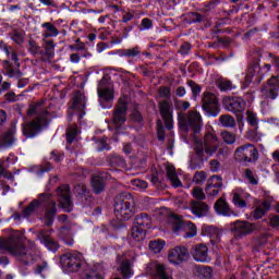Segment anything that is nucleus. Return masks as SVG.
Instances as JSON below:
<instances>
[{"label": "nucleus", "instance_id": "1", "mask_svg": "<svg viewBox=\"0 0 279 279\" xmlns=\"http://www.w3.org/2000/svg\"><path fill=\"white\" fill-rule=\"evenodd\" d=\"M9 252L13 256H16L17 260L22 265H34L37 263L35 268L36 274H43L47 269V262H41L40 255L36 253V244L31 242V248H25L21 233L19 231L13 232L8 239H0V252Z\"/></svg>", "mask_w": 279, "mask_h": 279}, {"label": "nucleus", "instance_id": "2", "mask_svg": "<svg viewBox=\"0 0 279 279\" xmlns=\"http://www.w3.org/2000/svg\"><path fill=\"white\" fill-rule=\"evenodd\" d=\"M219 145H221V141H219V137L217 136V133H215V131L206 132L203 141L195 137L193 149L197 159L191 160L190 168L199 169L204 162L205 154L207 156H214V154H217Z\"/></svg>", "mask_w": 279, "mask_h": 279}, {"label": "nucleus", "instance_id": "3", "mask_svg": "<svg viewBox=\"0 0 279 279\" xmlns=\"http://www.w3.org/2000/svg\"><path fill=\"white\" fill-rule=\"evenodd\" d=\"M27 117H35V119L23 125V134L28 138H34L43 125H47L50 113L47 107L43 106V102H33L27 110Z\"/></svg>", "mask_w": 279, "mask_h": 279}, {"label": "nucleus", "instance_id": "4", "mask_svg": "<svg viewBox=\"0 0 279 279\" xmlns=\"http://www.w3.org/2000/svg\"><path fill=\"white\" fill-rule=\"evenodd\" d=\"M43 204H47V209L41 218L45 226H53V219L56 217V202L51 198L49 194H40L39 199L33 201L26 208L23 209V217H31L33 213H36Z\"/></svg>", "mask_w": 279, "mask_h": 279}, {"label": "nucleus", "instance_id": "5", "mask_svg": "<svg viewBox=\"0 0 279 279\" xmlns=\"http://www.w3.org/2000/svg\"><path fill=\"white\" fill-rule=\"evenodd\" d=\"M136 213L134 197L130 193H123L116 197L114 215L121 221H129Z\"/></svg>", "mask_w": 279, "mask_h": 279}, {"label": "nucleus", "instance_id": "6", "mask_svg": "<svg viewBox=\"0 0 279 279\" xmlns=\"http://www.w3.org/2000/svg\"><path fill=\"white\" fill-rule=\"evenodd\" d=\"M179 128L183 132H189L193 130L194 134H197L199 130L204 126V120H202V114L198 111L191 110L187 114H178Z\"/></svg>", "mask_w": 279, "mask_h": 279}, {"label": "nucleus", "instance_id": "7", "mask_svg": "<svg viewBox=\"0 0 279 279\" xmlns=\"http://www.w3.org/2000/svg\"><path fill=\"white\" fill-rule=\"evenodd\" d=\"M5 53L8 58L14 62L11 63L10 61H4L2 66L4 71H7L8 77H14L15 80H21L23 77V72H21L20 66L21 63H19V53H16V50L10 48L5 49Z\"/></svg>", "mask_w": 279, "mask_h": 279}, {"label": "nucleus", "instance_id": "8", "mask_svg": "<svg viewBox=\"0 0 279 279\" xmlns=\"http://www.w3.org/2000/svg\"><path fill=\"white\" fill-rule=\"evenodd\" d=\"M61 265L65 271H80L82 267V260H84V255L80 252L66 253L60 258Z\"/></svg>", "mask_w": 279, "mask_h": 279}, {"label": "nucleus", "instance_id": "9", "mask_svg": "<svg viewBox=\"0 0 279 279\" xmlns=\"http://www.w3.org/2000/svg\"><path fill=\"white\" fill-rule=\"evenodd\" d=\"M172 222V230L174 234H180L182 230L185 231L186 239H193V236H197V227L191 221H182L177 216H172L170 218Z\"/></svg>", "mask_w": 279, "mask_h": 279}, {"label": "nucleus", "instance_id": "10", "mask_svg": "<svg viewBox=\"0 0 279 279\" xmlns=\"http://www.w3.org/2000/svg\"><path fill=\"white\" fill-rule=\"evenodd\" d=\"M128 121V100L120 98L113 110L112 124L117 130Z\"/></svg>", "mask_w": 279, "mask_h": 279}, {"label": "nucleus", "instance_id": "11", "mask_svg": "<svg viewBox=\"0 0 279 279\" xmlns=\"http://www.w3.org/2000/svg\"><path fill=\"white\" fill-rule=\"evenodd\" d=\"M235 158H239V160H243V162H252V160H257L258 150L254 145L246 144L236 148Z\"/></svg>", "mask_w": 279, "mask_h": 279}, {"label": "nucleus", "instance_id": "12", "mask_svg": "<svg viewBox=\"0 0 279 279\" xmlns=\"http://www.w3.org/2000/svg\"><path fill=\"white\" fill-rule=\"evenodd\" d=\"M231 230L235 239H243V236H247V234H252L256 230V225L250 221L238 220L232 225Z\"/></svg>", "mask_w": 279, "mask_h": 279}, {"label": "nucleus", "instance_id": "13", "mask_svg": "<svg viewBox=\"0 0 279 279\" xmlns=\"http://www.w3.org/2000/svg\"><path fill=\"white\" fill-rule=\"evenodd\" d=\"M159 112L167 130H173V109L171 101L161 100L159 102Z\"/></svg>", "mask_w": 279, "mask_h": 279}, {"label": "nucleus", "instance_id": "14", "mask_svg": "<svg viewBox=\"0 0 279 279\" xmlns=\"http://www.w3.org/2000/svg\"><path fill=\"white\" fill-rule=\"evenodd\" d=\"M219 100L217 96L213 93L205 92L203 95V109L209 112L211 117H217L219 114Z\"/></svg>", "mask_w": 279, "mask_h": 279}, {"label": "nucleus", "instance_id": "15", "mask_svg": "<svg viewBox=\"0 0 279 279\" xmlns=\"http://www.w3.org/2000/svg\"><path fill=\"white\" fill-rule=\"evenodd\" d=\"M51 234H53L52 229H44L37 233V239L45 245V247H47V250H49V252H58L60 246L58 245V242L51 238Z\"/></svg>", "mask_w": 279, "mask_h": 279}, {"label": "nucleus", "instance_id": "16", "mask_svg": "<svg viewBox=\"0 0 279 279\" xmlns=\"http://www.w3.org/2000/svg\"><path fill=\"white\" fill-rule=\"evenodd\" d=\"M279 95V78L272 76L268 80L267 84L262 88V97L264 99H277Z\"/></svg>", "mask_w": 279, "mask_h": 279}, {"label": "nucleus", "instance_id": "17", "mask_svg": "<svg viewBox=\"0 0 279 279\" xmlns=\"http://www.w3.org/2000/svg\"><path fill=\"white\" fill-rule=\"evenodd\" d=\"M223 108L229 112H233V114H239L245 110V100L240 97H227L222 101Z\"/></svg>", "mask_w": 279, "mask_h": 279}, {"label": "nucleus", "instance_id": "18", "mask_svg": "<svg viewBox=\"0 0 279 279\" xmlns=\"http://www.w3.org/2000/svg\"><path fill=\"white\" fill-rule=\"evenodd\" d=\"M58 202L61 208L66 213H71L73 209V202H71L70 190L68 185H62L57 189Z\"/></svg>", "mask_w": 279, "mask_h": 279}, {"label": "nucleus", "instance_id": "19", "mask_svg": "<svg viewBox=\"0 0 279 279\" xmlns=\"http://www.w3.org/2000/svg\"><path fill=\"white\" fill-rule=\"evenodd\" d=\"M117 260L119 263V271L124 279H130L134 276V259L128 258V255H118Z\"/></svg>", "mask_w": 279, "mask_h": 279}, {"label": "nucleus", "instance_id": "20", "mask_svg": "<svg viewBox=\"0 0 279 279\" xmlns=\"http://www.w3.org/2000/svg\"><path fill=\"white\" fill-rule=\"evenodd\" d=\"M189 250L184 246H175L174 248L169 251L168 260L172 263V265H180L185 260H189Z\"/></svg>", "mask_w": 279, "mask_h": 279}, {"label": "nucleus", "instance_id": "21", "mask_svg": "<svg viewBox=\"0 0 279 279\" xmlns=\"http://www.w3.org/2000/svg\"><path fill=\"white\" fill-rule=\"evenodd\" d=\"M192 256L196 263H210L208 255V246L205 244H197L192 248Z\"/></svg>", "mask_w": 279, "mask_h": 279}, {"label": "nucleus", "instance_id": "22", "mask_svg": "<svg viewBox=\"0 0 279 279\" xmlns=\"http://www.w3.org/2000/svg\"><path fill=\"white\" fill-rule=\"evenodd\" d=\"M246 120L247 123L252 125V128H255L254 131L250 132L251 138L256 142L260 141L263 134L258 133V117L256 116V113H254V111H246Z\"/></svg>", "mask_w": 279, "mask_h": 279}, {"label": "nucleus", "instance_id": "23", "mask_svg": "<svg viewBox=\"0 0 279 279\" xmlns=\"http://www.w3.org/2000/svg\"><path fill=\"white\" fill-rule=\"evenodd\" d=\"M146 272L148 276H154L158 279H171L169 278V275L165 270V266L156 263H150L146 267Z\"/></svg>", "mask_w": 279, "mask_h": 279}, {"label": "nucleus", "instance_id": "24", "mask_svg": "<svg viewBox=\"0 0 279 279\" xmlns=\"http://www.w3.org/2000/svg\"><path fill=\"white\" fill-rule=\"evenodd\" d=\"M232 195L234 206H238V208H245L247 206L245 199H250V193L245 192V190L236 187L233 190Z\"/></svg>", "mask_w": 279, "mask_h": 279}, {"label": "nucleus", "instance_id": "25", "mask_svg": "<svg viewBox=\"0 0 279 279\" xmlns=\"http://www.w3.org/2000/svg\"><path fill=\"white\" fill-rule=\"evenodd\" d=\"M191 210L196 217H206L208 215L209 207L204 202L193 201L191 204Z\"/></svg>", "mask_w": 279, "mask_h": 279}, {"label": "nucleus", "instance_id": "26", "mask_svg": "<svg viewBox=\"0 0 279 279\" xmlns=\"http://www.w3.org/2000/svg\"><path fill=\"white\" fill-rule=\"evenodd\" d=\"M14 134H16V126L9 129L0 138L1 147H12L14 145Z\"/></svg>", "mask_w": 279, "mask_h": 279}, {"label": "nucleus", "instance_id": "27", "mask_svg": "<svg viewBox=\"0 0 279 279\" xmlns=\"http://www.w3.org/2000/svg\"><path fill=\"white\" fill-rule=\"evenodd\" d=\"M146 231L141 227L133 226L130 233V242L131 243H141V241H145Z\"/></svg>", "mask_w": 279, "mask_h": 279}, {"label": "nucleus", "instance_id": "28", "mask_svg": "<svg viewBox=\"0 0 279 279\" xmlns=\"http://www.w3.org/2000/svg\"><path fill=\"white\" fill-rule=\"evenodd\" d=\"M134 226H136L137 228H142L147 232V230L151 228V218L147 214H140L135 218Z\"/></svg>", "mask_w": 279, "mask_h": 279}, {"label": "nucleus", "instance_id": "29", "mask_svg": "<svg viewBox=\"0 0 279 279\" xmlns=\"http://www.w3.org/2000/svg\"><path fill=\"white\" fill-rule=\"evenodd\" d=\"M215 210L218 213V215H222L223 217H230L232 215V211L230 210V206L223 199V197L219 198L215 204Z\"/></svg>", "mask_w": 279, "mask_h": 279}, {"label": "nucleus", "instance_id": "30", "mask_svg": "<svg viewBox=\"0 0 279 279\" xmlns=\"http://www.w3.org/2000/svg\"><path fill=\"white\" fill-rule=\"evenodd\" d=\"M41 27L43 29H45V32L43 33V36L45 38H56L60 35V31L58 29V27H56V25L50 22L43 23Z\"/></svg>", "mask_w": 279, "mask_h": 279}, {"label": "nucleus", "instance_id": "31", "mask_svg": "<svg viewBox=\"0 0 279 279\" xmlns=\"http://www.w3.org/2000/svg\"><path fill=\"white\" fill-rule=\"evenodd\" d=\"M271 208V204L269 201H264L260 204H258L253 213L254 219H263L265 217V214L268 213V210Z\"/></svg>", "mask_w": 279, "mask_h": 279}, {"label": "nucleus", "instance_id": "32", "mask_svg": "<svg viewBox=\"0 0 279 279\" xmlns=\"http://www.w3.org/2000/svg\"><path fill=\"white\" fill-rule=\"evenodd\" d=\"M166 173H167V177L170 180L172 186H174L175 189H178V186H182V182L178 178V172H175V167H173L171 165H167Z\"/></svg>", "mask_w": 279, "mask_h": 279}, {"label": "nucleus", "instance_id": "33", "mask_svg": "<svg viewBox=\"0 0 279 279\" xmlns=\"http://www.w3.org/2000/svg\"><path fill=\"white\" fill-rule=\"evenodd\" d=\"M73 108L75 110H81V112L84 111V108H86V96L80 92L75 93L74 99H73Z\"/></svg>", "mask_w": 279, "mask_h": 279}, {"label": "nucleus", "instance_id": "34", "mask_svg": "<svg viewBox=\"0 0 279 279\" xmlns=\"http://www.w3.org/2000/svg\"><path fill=\"white\" fill-rule=\"evenodd\" d=\"M11 40L15 43V45H23L25 43V32L21 29H13L9 34Z\"/></svg>", "mask_w": 279, "mask_h": 279}, {"label": "nucleus", "instance_id": "35", "mask_svg": "<svg viewBox=\"0 0 279 279\" xmlns=\"http://www.w3.org/2000/svg\"><path fill=\"white\" fill-rule=\"evenodd\" d=\"M92 189L94 193L99 195L106 189V184L104 183V179L100 177H93L92 179Z\"/></svg>", "mask_w": 279, "mask_h": 279}, {"label": "nucleus", "instance_id": "36", "mask_svg": "<svg viewBox=\"0 0 279 279\" xmlns=\"http://www.w3.org/2000/svg\"><path fill=\"white\" fill-rule=\"evenodd\" d=\"M219 122L222 128H234L236 125V121L230 114L220 116Z\"/></svg>", "mask_w": 279, "mask_h": 279}, {"label": "nucleus", "instance_id": "37", "mask_svg": "<svg viewBox=\"0 0 279 279\" xmlns=\"http://www.w3.org/2000/svg\"><path fill=\"white\" fill-rule=\"evenodd\" d=\"M205 232L209 236L210 241L213 244L219 243V230L215 227H205Z\"/></svg>", "mask_w": 279, "mask_h": 279}, {"label": "nucleus", "instance_id": "38", "mask_svg": "<svg viewBox=\"0 0 279 279\" xmlns=\"http://www.w3.org/2000/svg\"><path fill=\"white\" fill-rule=\"evenodd\" d=\"M148 247L150 252H154V254H160L165 247V241L162 240L150 241L148 244Z\"/></svg>", "mask_w": 279, "mask_h": 279}, {"label": "nucleus", "instance_id": "39", "mask_svg": "<svg viewBox=\"0 0 279 279\" xmlns=\"http://www.w3.org/2000/svg\"><path fill=\"white\" fill-rule=\"evenodd\" d=\"M220 136H221L223 143H226L227 145H234V143H236V135L232 132L222 131L220 133Z\"/></svg>", "mask_w": 279, "mask_h": 279}, {"label": "nucleus", "instance_id": "40", "mask_svg": "<svg viewBox=\"0 0 279 279\" xmlns=\"http://www.w3.org/2000/svg\"><path fill=\"white\" fill-rule=\"evenodd\" d=\"M98 95L100 99H104L105 101H112L114 97L110 88H104L101 85L98 87Z\"/></svg>", "mask_w": 279, "mask_h": 279}, {"label": "nucleus", "instance_id": "41", "mask_svg": "<svg viewBox=\"0 0 279 279\" xmlns=\"http://www.w3.org/2000/svg\"><path fill=\"white\" fill-rule=\"evenodd\" d=\"M131 186L132 189H134V191H145L148 184H147V181H143L141 179H134V180H131Z\"/></svg>", "mask_w": 279, "mask_h": 279}, {"label": "nucleus", "instance_id": "42", "mask_svg": "<svg viewBox=\"0 0 279 279\" xmlns=\"http://www.w3.org/2000/svg\"><path fill=\"white\" fill-rule=\"evenodd\" d=\"M28 51L33 56H43V48L35 40L28 41Z\"/></svg>", "mask_w": 279, "mask_h": 279}, {"label": "nucleus", "instance_id": "43", "mask_svg": "<svg viewBox=\"0 0 279 279\" xmlns=\"http://www.w3.org/2000/svg\"><path fill=\"white\" fill-rule=\"evenodd\" d=\"M122 56H124V58H136V56H141V47L135 46L133 48L124 49Z\"/></svg>", "mask_w": 279, "mask_h": 279}, {"label": "nucleus", "instance_id": "44", "mask_svg": "<svg viewBox=\"0 0 279 279\" xmlns=\"http://www.w3.org/2000/svg\"><path fill=\"white\" fill-rule=\"evenodd\" d=\"M77 134H80V129H77V125L71 126L66 131L68 143H70V144L73 143L75 141V138L77 137Z\"/></svg>", "mask_w": 279, "mask_h": 279}, {"label": "nucleus", "instance_id": "45", "mask_svg": "<svg viewBox=\"0 0 279 279\" xmlns=\"http://www.w3.org/2000/svg\"><path fill=\"white\" fill-rule=\"evenodd\" d=\"M218 88L222 92H226L232 90L234 86L232 85V81H228V78H221L220 81H218Z\"/></svg>", "mask_w": 279, "mask_h": 279}, {"label": "nucleus", "instance_id": "46", "mask_svg": "<svg viewBox=\"0 0 279 279\" xmlns=\"http://www.w3.org/2000/svg\"><path fill=\"white\" fill-rule=\"evenodd\" d=\"M244 175L250 184H253L254 186L258 184V177L256 175V173H254V171L246 169L244 171Z\"/></svg>", "mask_w": 279, "mask_h": 279}, {"label": "nucleus", "instance_id": "47", "mask_svg": "<svg viewBox=\"0 0 279 279\" xmlns=\"http://www.w3.org/2000/svg\"><path fill=\"white\" fill-rule=\"evenodd\" d=\"M207 186H214V187H216V189H221V186H223V181H222L221 177H219V175H213V177L208 180Z\"/></svg>", "mask_w": 279, "mask_h": 279}, {"label": "nucleus", "instance_id": "48", "mask_svg": "<svg viewBox=\"0 0 279 279\" xmlns=\"http://www.w3.org/2000/svg\"><path fill=\"white\" fill-rule=\"evenodd\" d=\"M187 86H190L193 97H197L202 93V86L195 83V81H187Z\"/></svg>", "mask_w": 279, "mask_h": 279}, {"label": "nucleus", "instance_id": "49", "mask_svg": "<svg viewBox=\"0 0 279 279\" xmlns=\"http://www.w3.org/2000/svg\"><path fill=\"white\" fill-rule=\"evenodd\" d=\"M192 195L195 199H206V194H204V190L199 186H195L192 191Z\"/></svg>", "mask_w": 279, "mask_h": 279}, {"label": "nucleus", "instance_id": "50", "mask_svg": "<svg viewBox=\"0 0 279 279\" xmlns=\"http://www.w3.org/2000/svg\"><path fill=\"white\" fill-rule=\"evenodd\" d=\"M213 278V268L204 267L201 269L199 279H210Z\"/></svg>", "mask_w": 279, "mask_h": 279}, {"label": "nucleus", "instance_id": "51", "mask_svg": "<svg viewBox=\"0 0 279 279\" xmlns=\"http://www.w3.org/2000/svg\"><path fill=\"white\" fill-rule=\"evenodd\" d=\"M193 182L195 184H204V182H206V172L204 171L196 172L194 174Z\"/></svg>", "mask_w": 279, "mask_h": 279}, {"label": "nucleus", "instance_id": "52", "mask_svg": "<svg viewBox=\"0 0 279 279\" xmlns=\"http://www.w3.org/2000/svg\"><path fill=\"white\" fill-rule=\"evenodd\" d=\"M108 137H101L96 141V148L98 151H104V149L108 148Z\"/></svg>", "mask_w": 279, "mask_h": 279}, {"label": "nucleus", "instance_id": "53", "mask_svg": "<svg viewBox=\"0 0 279 279\" xmlns=\"http://www.w3.org/2000/svg\"><path fill=\"white\" fill-rule=\"evenodd\" d=\"M111 163L114 165V167H125V159L123 157L116 155L111 158Z\"/></svg>", "mask_w": 279, "mask_h": 279}, {"label": "nucleus", "instance_id": "54", "mask_svg": "<svg viewBox=\"0 0 279 279\" xmlns=\"http://www.w3.org/2000/svg\"><path fill=\"white\" fill-rule=\"evenodd\" d=\"M174 106L179 110H189L191 108V102L184 100H174Z\"/></svg>", "mask_w": 279, "mask_h": 279}, {"label": "nucleus", "instance_id": "55", "mask_svg": "<svg viewBox=\"0 0 279 279\" xmlns=\"http://www.w3.org/2000/svg\"><path fill=\"white\" fill-rule=\"evenodd\" d=\"M154 27V22L148 19V17H145L142 20V23H141V31H145V29H151Z\"/></svg>", "mask_w": 279, "mask_h": 279}, {"label": "nucleus", "instance_id": "56", "mask_svg": "<svg viewBox=\"0 0 279 279\" xmlns=\"http://www.w3.org/2000/svg\"><path fill=\"white\" fill-rule=\"evenodd\" d=\"M219 191H221L220 187H214L213 185H207L205 189V192L207 195H210V197H217V195H219Z\"/></svg>", "mask_w": 279, "mask_h": 279}, {"label": "nucleus", "instance_id": "57", "mask_svg": "<svg viewBox=\"0 0 279 279\" xmlns=\"http://www.w3.org/2000/svg\"><path fill=\"white\" fill-rule=\"evenodd\" d=\"M159 95L160 97H165L166 99H169L171 97V88L167 86L159 87Z\"/></svg>", "mask_w": 279, "mask_h": 279}, {"label": "nucleus", "instance_id": "58", "mask_svg": "<svg viewBox=\"0 0 279 279\" xmlns=\"http://www.w3.org/2000/svg\"><path fill=\"white\" fill-rule=\"evenodd\" d=\"M209 169H210V171H213L214 173H217V171H219V169H221V163L219 162V160L213 159V160L209 162Z\"/></svg>", "mask_w": 279, "mask_h": 279}, {"label": "nucleus", "instance_id": "59", "mask_svg": "<svg viewBox=\"0 0 279 279\" xmlns=\"http://www.w3.org/2000/svg\"><path fill=\"white\" fill-rule=\"evenodd\" d=\"M76 45H71L70 49H72L73 51H84V49H86V45L84 43H80V39L76 40Z\"/></svg>", "mask_w": 279, "mask_h": 279}, {"label": "nucleus", "instance_id": "60", "mask_svg": "<svg viewBox=\"0 0 279 279\" xmlns=\"http://www.w3.org/2000/svg\"><path fill=\"white\" fill-rule=\"evenodd\" d=\"M190 19H191L192 23H202V21H203L202 14L195 13V12L190 14Z\"/></svg>", "mask_w": 279, "mask_h": 279}, {"label": "nucleus", "instance_id": "61", "mask_svg": "<svg viewBox=\"0 0 279 279\" xmlns=\"http://www.w3.org/2000/svg\"><path fill=\"white\" fill-rule=\"evenodd\" d=\"M50 158L54 161V162H60L63 158L62 154H59L58 151L53 150L50 154Z\"/></svg>", "mask_w": 279, "mask_h": 279}, {"label": "nucleus", "instance_id": "62", "mask_svg": "<svg viewBox=\"0 0 279 279\" xmlns=\"http://www.w3.org/2000/svg\"><path fill=\"white\" fill-rule=\"evenodd\" d=\"M85 279H104V275L98 274L97 271H92L85 276Z\"/></svg>", "mask_w": 279, "mask_h": 279}, {"label": "nucleus", "instance_id": "63", "mask_svg": "<svg viewBox=\"0 0 279 279\" xmlns=\"http://www.w3.org/2000/svg\"><path fill=\"white\" fill-rule=\"evenodd\" d=\"M134 19V12H125L122 16V23H130Z\"/></svg>", "mask_w": 279, "mask_h": 279}, {"label": "nucleus", "instance_id": "64", "mask_svg": "<svg viewBox=\"0 0 279 279\" xmlns=\"http://www.w3.org/2000/svg\"><path fill=\"white\" fill-rule=\"evenodd\" d=\"M190 51H191V44L185 43L181 46L180 53H182V56H186Z\"/></svg>", "mask_w": 279, "mask_h": 279}]
</instances>
